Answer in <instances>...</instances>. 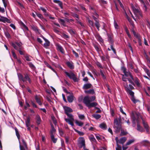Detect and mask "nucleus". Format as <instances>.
Masks as SVG:
<instances>
[{
  "label": "nucleus",
  "mask_w": 150,
  "mask_h": 150,
  "mask_svg": "<svg viewBox=\"0 0 150 150\" xmlns=\"http://www.w3.org/2000/svg\"><path fill=\"white\" fill-rule=\"evenodd\" d=\"M53 2L54 3L58 4L61 9H62L63 8V4L62 2L61 1L59 0H54Z\"/></svg>",
  "instance_id": "nucleus-17"
},
{
  "label": "nucleus",
  "mask_w": 150,
  "mask_h": 150,
  "mask_svg": "<svg viewBox=\"0 0 150 150\" xmlns=\"http://www.w3.org/2000/svg\"><path fill=\"white\" fill-rule=\"evenodd\" d=\"M32 29L36 32H38L39 31V30L38 29V27L34 25L31 26Z\"/></svg>",
  "instance_id": "nucleus-29"
},
{
  "label": "nucleus",
  "mask_w": 150,
  "mask_h": 150,
  "mask_svg": "<svg viewBox=\"0 0 150 150\" xmlns=\"http://www.w3.org/2000/svg\"><path fill=\"white\" fill-rule=\"evenodd\" d=\"M35 119L36 120V122L38 125L40 124L41 121V119L40 116L38 115H36Z\"/></svg>",
  "instance_id": "nucleus-19"
},
{
  "label": "nucleus",
  "mask_w": 150,
  "mask_h": 150,
  "mask_svg": "<svg viewBox=\"0 0 150 150\" xmlns=\"http://www.w3.org/2000/svg\"><path fill=\"white\" fill-rule=\"evenodd\" d=\"M75 123L77 125L79 126H82L83 125V122L77 120L75 121Z\"/></svg>",
  "instance_id": "nucleus-38"
},
{
  "label": "nucleus",
  "mask_w": 150,
  "mask_h": 150,
  "mask_svg": "<svg viewBox=\"0 0 150 150\" xmlns=\"http://www.w3.org/2000/svg\"><path fill=\"white\" fill-rule=\"evenodd\" d=\"M51 130L50 134L51 135L54 134L56 132V130L54 128L53 125L52 124L51 125Z\"/></svg>",
  "instance_id": "nucleus-32"
},
{
  "label": "nucleus",
  "mask_w": 150,
  "mask_h": 150,
  "mask_svg": "<svg viewBox=\"0 0 150 150\" xmlns=\"http://www.w3.org/2000/svg\"><path fill=\"white\" fill-rule=\"evenodd\" d=\"M66 64L67 66L70 69H73L74 68V66L73 65L72 63L70 62H66Z\"/></svg>",
  "instance_id": "nucleus-25"
},
{
  "label": "nucleus",
  "mask_w": 150,
  "mask_h": 150,
  "mask_svg": "<svg viewBox=\"0 0 150 150\" xmlns=\"http://www.w3.org/2000/svg\"><path fill=\"white\" fill-rule=\"evenodd\" d=\"M131 100H132V101L134 103H137V102H138L139 101V100H138L136 99L134 97V96L132 97H131Z\"/></svg>",
  "instance_id": "nucleus-43"
},
{
  "label": "nucleus",
  "mask_w": 150,
  "mask_h": 150,
  "mask_svg": "<svg viewBox=\"0 0 150 150\" xmlns=\"http://www.w3.org/2000/svg\"><path fill=\"white\" fill-rule=\"evenodd\" d=\"M114 25L115 29H117L119 28L118 25L116 21H114Z\"/></svg>",
  "instance_id": "nucleus-58"
},
{
  "label": "nucleus",
  "mask_w": 150,
  "mask_h": 150,
  "mask_svg": "<svg viewBox=\"0 0 150 150\" xmlns=\"http://www.w3.org/2000/svg\"><path fill=\"white\" fill-rule=\"evenodd\" d=\"M88 23H89V26L90 27H94V23L93 21L88 19Z\"/></svg>",
  "instance_id": "nucleus-37"
},
{
  "label": "nucleus",
  "mask_w": 150,
  "mask_h": 150,
  "mask_svg": "<svg viewBox=\"0 0 150 150\" xmlns=\"http://www.w3.org/2000/svg\"><path fill=\"white\" fill-rule=\"evenodd\" d=\"M121 132L120 134L121 136L125 135H126L127 134V132H126L124 131V130L121 129L120 130Z\"/></svg>",
  "instance_id": "nucleus-50"
},
{
  "label": "nucleus",
  "mask_w": 150,
  "mask_h": 150,
  "mask_svg": "<svg viewBox=\"0 0 150 150\" xmlns=\"http://www.w3.org/2000/svg\"><path fill=\"white\" fill-rule=\"evenodd\" d=\"M68 31L71 34H75L76 33L75 31H74L72 29H68Z\"/></svg>",
  "instance_id": "nucleus-52"
},
{
  "label": "nucleus",
  "mask_w": 150,
  "mask_h": 150,
  "mask_svg": "<svg viewBox=\"0 0 150 150\" xmlns=\"http://www.w3.org/2000/svg\"><path fill=\"white\" fill-rule=\"evenodd\" d=\"M110 48L111 50L115 54H116V52L115 50L113 47V44H111V45H110Z\"/></svg>",
  "instance_id": "nucleus-54"
},
{
  "label": "nucleus",
  "mask_w": 150,
  "mask_h": 150,
  "mask_svg": "<svg viewBox=\"0 0 150 150\" xmlns=\"http://www.w3.org/2000/svg\"><path fill=\"white\" fill-rule=\"evenodd\" d=\"M99 127L102 129H106L107 128V126L106 124L105 123H102L100 124Z\"/></svg>",
  "instance_id": "nucleus-22"
},
{
  "label": "nucleus",
  "mask_w": 150,
  "mask_h": 150,
  "mask_svg": "<svg viewBox=\"0 0 150 150\" xmlns=\"http://www.w3.org/2000/svg\"><path fill=\"white\" fill-rule=\"evenodd\" d=\"M142 143L144 146H149V142L147 140H144L142 141Z\"/></svg>",
  "instance_id": "nucleus-35"
},
{
  "label": "nucleus",
  "mask_w": 150,
  "mask_h": 150,
  "mask_svg": "<svg viewBox=\"0 0 150 150\" xmlns=\"http://www.w3.org/2000/svg\"><path fill=\"white\" fill-rule=\"evenodd\" d=\"M90 139L91 141L93 142H96V139L93 136H92V137L90 138Z\"/></svg>",
  "instance_id": "nucleus-60"
},
{
  "label": "nucleus",
  "mask_w": 150,
  "mask_h": 150,
  "mask_svg": "<svg viewBox=\"0 0 150 150\" xmlns=\"http://www.w3.org/2000/svg\"><path fill=\"white\" fill-rule=\"evenodd\" d=\"M52 119L53 120V123L56 125L57 123V121L55 117L54 116H52L51 117Z\"/></svg>",
  "instance_id": "nucleus-49"
},
{
  "label": "nucleus",
  "mask_w": 150,
  "mask_h": 150,
  "mask_svg": "<svg viewBox=\"0 0 150 150\" xmlns=\"http://www.w3.org/2000/svg\"><path fill=\"white\" fill-rule=\"evenodd\" d=\"M53 30L54 32L57 33L58 34L59 33V31L57 30V28L55 27H54Z\"/></svg>",
  "instance_id": "nucleus-61"
},
{
  "label": "nucleus",
  "mask_w": 150,
  "mask_h": 150,
  "mask_svg": "<svg viewBox=\"0 0 150 150\" xmlns=\"http://www.w3.org/2000/svg\"><path fill=\"white\" fill-rule=\"evenodd\" d=\"M140 2L141 4V5L143 6H144V5H146V3L143 1V0H141L140 1Z\"/></svg>",
  "instance_id": "nucleus-63"
},
{
  "label": "nucleus",
  "mask_w": 150,
  "mask_h": 150,
  "mask_svg": "<svg viewBox=\"0 0 150 150\" xmlns=\"http://www.w3.org/2000/svg\"><path fill=\"white\" fill-rule=\"evenodd\" d=\"M132 8L134 14L139 19L143 17V15L141 10L136 9L134 6L132 7Z\"/></svg>",
  "instance_id": "nucleus-2"
},
{
  "label": "nucleus",
  "mask_w": 150,
  "mask_h": 150,
  "mask_svg": "<svg viewBox=\"0 0 150 150\" xmlns=\"http://www.w3.org/2000/svg\"><path fill=\"white\" fill-rule=\"evenodd\" d=\"M87 97H88V100L89 101V102H91V101H94L96 99V97L95 96H91V97H88V96H85L84 97V98L83 99V102L84 103H85V100H84L85 98H87Z\"/></svg>",
  "instance_id": "nucleus-14"
},
{
  "label": "nucleus",
  "mask_w": 150,
  "mask_h": 150,
  "mask_svg": "<svg viewBox=\"0 0 150 150\" xmlns=\"http://www.w3.org/2000/svg\"><path fill=\"white\" fill-rule=\"evenodd\" d=\"M131 79L133 81L136 86L139 88H141L142 85L139 80L136 77L134 78L133 76H131Z\"/></svg>",
  "instance_id": "nucleus-8"
},
{
  "label": "nucleus",
  "mask_w": 150,
  "mask_h": 150,
  "mask_svg": "<svg viewBox=\"0 0 150 150\" xmlns=\"http://www.w3.org/2000/svg\"><path fill=\"white\" fill-rule=\"evenodd\" d=\"M18 77L19 80L22 81L23 82H25V79L22 74H18Z\"/></svg>",
  "instance_id": "nucleus-30"
},
{
  "label": "nucleus",
  "mask_w": 150,
  "mask_h": 150,
  "mask_svg": "<svg viewBox=\"0 0 150 150\" xmlns=\"http://www.w3.org/2000/svg\"><path fill=\"white\" fill-rule=\"evenodd\" d=\"M100 73L101 75L102 76L103 78L104 79H106V77L105 75H104L102 70H100Z\"/></svg>",
  "instance_id": "nucleus-59"
},
{
  "label": "nucleus",
  "mask_w": 150,
  "mask_h": 150,
  "mask_svg": "<svg viewBox=\"0 0 150 150\" xmlns=\"http://www.w3.org/2000/svg\"><path fill=\"white\" fill-rule=\"evenodd\" d=\"M5 35L8 38H10L11 36L9 33L7 31H6L4 32Z\"/></svg>",
  "instance_id": "nucleus-55"
},
{
  "label": "nucleus",
  "mask_w": 150,
  "mask_h": 150,
  "mask_svg": "<svg viewBox=\"0 0 150 150\" xmlns=\"http://www.w3.org/2000/svg\"><path fill=\"white\" fill-rule=\"evenodd\" d=\"M69 118H65V121L71 125V126H73L74 125L73 121H74V118L73 115L69 113L66 114Z\"/></svg>",
  "instance_id": "nucleus-4"
},
{
  "label": "nucleus",
  "mask_w": 150,
  "mask_h": 150,
  "mask_svg": "<svg viewBox=\"0 0 150 150\" xmlns=\"http://www.w3.org/2000/svg\"><path fill=\"white\" fill-rule=\"evenodd\" d=\"M127 139L125 137H122L120 139L119 143L123 144L126 140Z\"/></svg>",
  "instance_id": "nucleus-27"
},
{
  "label": "nucleus",
  "mask_w": 150,
  "mask_h": 150,
  "mask_svg": "<svg viewBox=\"0 0 150 150\" xmlns=\"http://www.w3.org/2000/svg\"><path fill=\"white\" fill-rule=\"evenodd\" d=\"M15 130L16 132V135L18 140H19L20 139V135L18 129L16 127H15Z\"/></svg>",
  "instance_id": "nucleus-36"
},
{
  "label": "nucleus",
  "mask_w": 150,
  "mask_h": 150,
  "mask_svg": "<svg viewBox=\"0 0 150 150\" xmlns=\"http://www.w3.org/2000/svg\"><path fill=\"white\" fill-rule=\"evenodd\" d=\"M96 64L97 65L98 67H99L100 68H102V69L103 68V66L101 65V64L100 62H97L96 63Z\"/></svg>",
  "instance_id": "nucleus-62"
},
{
  "label": "nucleus",
  "mask_w": 150,
  "mask_h": 150,
  "mask_svg": "<svg viewBox=\"0 0 150 150\" xmlns=\"http://www.w3.org/2000/svg\"><path fill=\"white\" fill-rule=\"evenodd\" d=\"M121 69L123 71L125 75L127 77L130 76L131 78V76H133L129 71H127L126 69L124 67H121Z\"/></svg>",
  "instance_id": "nucleus-9"
},
{
  "label": "nucleus",
  "mask_w": 150,
  "mask_h": 150,
  "mask_svg": "<svg viewBox=\"0 0 150 150\" xmlns=\"http://www.w3.org/2000/svg\"><path fill=\"white\" fill-rule=\"evenodd\" d=\"M78 145L79 147L80 148L85 147V141L84 138L83 137H80L79 138Z\"/></svg>",
  "instance_id": "nucleus-6"
},
{
  "label": "nucleus",
  "mask_w": 150,
  "mask_h": 150,
  "mask_svg": "<svg viewBox=\"0 0 150 150\" xmlns=\"http://www.w3.org/2000/svg\"><path fill=\"white\" fill-rule=\"evenodd\" d=\"M64 112L65 114L71 112H73V110L70 108L65 106L64 107Z\"/></svg>",
  "instance_id": "nucleus-12"
},
{
  "label": "nucleus",
  "mask_w": 150,
  "mask_h": 150,
  "mask_svg": "<svg viewBox=\"0 0 150 150\" xmlns=\"http://www.w3.org/2000/svg\"><path fill=\"white\" fill-rule=\"evenodd\" d=\"M139 114L137 113L132 112L131 117L132 119V122L134 125L135 124V121L137 120L139 117Z\"/></svg>",
  "instance_id": "nucleus-7"
},
{
  "label": "nucleus",
  "mask_w": 150,
  "mask_h": 150,
  "mask_svg": "<svg viewBox=\"0 0 150 150\" xmlns=\"http://www.w3.org/2000/svg\"><path fill=\"white\" fill-rule=\"evenodd\" d=\"M113 127L115 129V132L116 133L119 132L122 129L121 124L118 122L116 119L114 120Z\"/></svg>",
  "instance_id": "nucleus-1"
},
{
  "label": "nucleus",
  "mask_w": 150,
  "mask_h": 150,
  "mask_svg": "<svg viewBox=\"0 0 150 150\" xmlns=\"http://www.w3.org/2000/svg\"><path fill=\"white\" fill-rule=\"evenodd\" d=\"M30 117H27V119L25 120V125L27 127H29L30 126Z\"/></svg>",
  "instance_id": "nucleus-23"
},
{
  "label": "nucleus",
  "mask_w": 150,
  "mask_h": 150,
  "mask_svg": "<svg viewBox=\"0 0 150 150\" xmlns=\"http://www.w3.org/2000/svg\"><path fill=\"white\" fill-rule=\"evenodd\" d=\"M59 23H61V24L63 25L64 26H66V25L65 24V22L63 19H59Z\"/></svg>",
  "instance_id": "nucleus-39"
},
{
  "label": "nucleus",
  "mask_w": 150,
  "mask_h": 150,
  "mask_svg": "<svg viewBox=\"0 0 150 150\" xmlns=\"http://www.w3.org/2000/svg\"><path fill=\"white\" fill-rule=\"evenodd\" d=\"M50 42L48 40L45 41V42L44 44V46L45 47L47 48L48 47L50 46Z\"/></svg>",
  "instance_id": "nucleus-42"
},
{
  "label": "nucleus",
  "mask_w": 150,
  "mask_h": 150,
  "mask_svg": "<svg viewBox=\"0 0 150 150\" xmlns=\"http://www.w3.org/2000/svg\"><path fill=\"white\" fill-rule=\"evenodd\" d=\"M93 45L96 50L98 52H99L101 51V48L99 46L96 44H93Z\"/></svg>",
  "instance_id": "nucleus-21"
},
{
  "label": "nucleus",
  "mask_w": 150,
  "mask_h": 150,
  "mask_svg": "<svg viewBox=\"0 0 150 150\" xmlns=\"http://www.w3.org/2000/svg\"><path fill=\"white\" fill-rule=\"evenodd\" d=\"M51 138L53 143H55L56 142L57 139L54 137V134L51 135Z\"/></svg>",
  "instance_id": "nucleus-28"
},
{
  "label": "nucleus",
  "mask_w": 150,
  "mask_h": 150,
  "mask_svg": "<svg viewBox=\"0 0 150 150\" xmlns=\"http://www.w3.org/2000/svg\"><path fill=\"white\" fill-rule=\"evenodd\" d=\"M144 70L148 76L150 78V71L147 68H144Z\"/></svg>",
  "instance_id": "nucleus-48"
},
{
  "label": "nucleus",
  "mask_w": 150,
  "mask_h": 150,
  "mask_svg": "<svg viewBox=\"0 0 150 150\" xmlns=\"http://www.w3.org/2000/svg\"><path fill=\"white\" fill-rule=\"evenodd\" d=\"M135 141V140L134 139H133L130 140H129L128 142L126 143V145H129L133 143Z\"/></svg>",
  "instance_id": "nucleus-40"
},
{
  "label": "nucleus",
  "mask_w": 150,
  "mask_h": 150,
  "mask_svg": "<svg viewBox=\"0 0 150 150\" xmlns=\"http://www.w3.org/2000/svg\"><path fill=\"white\" fill-rule=\"evenodd\" d=\"M84 92L88 94H93L95 93L93 89H91L88 90H86L84 91Z\"/></svg>",
  "instance_id": "nucleus-34"
},
{
  "label": "nucleus",
  "mask_w": 150,
  "mask_h": 150,
  "mask_svg": "<svg viewBox=\"0 0 150 150\" xmlns=\"http://www.w3.org/2000/svg\"><path fill=\"white\" fill-rule=\"evenodd\" d=\"M78 117L81 120H84L85 118L84 115H83L79 114L78 115Z\"/></svg>",
  "instance_id": "nucleus-53"
},
{
  "label": "nucleus",
  "mask_w": 150,
  "mask_h": 150,
  "mask_svg": "<svg viewBox=\"0 0 150 150\" xmlns=\"http://www.w3.org/2000/svg\"><path fill=\"white\" fill-rule=\"evenodd\" d=\"M142 119L144 127L145 129L146 132L149 134V129L150 128L147 124V123L142 118Z\"/></svg>",
  "instance_id": "nucleus-10"
},
{
  "label": "nucleus",
  "mask_w": 150,
  "mask_h": 150,
  "mask_svg": "<svg viewBox=\"0 0 150 150\" xmlns=\"http://www.w3.org/2000/svg\"><path fill=\"white\" fill-rule=\"evenodd\" d=\"M108 40L109 42L111 44H113V41L112 40V37L109 34H108Z\"/></svg>",
  "instance_id": "nucleus-33"
},
{
  "label": "nucleus",
  "mask_w": 150,
  "mask_h": 150,
  "mask_svg": "<svg viewBox=\"0 0 150 150\" xmlns=\"http://www.w3.org/2000/svg\"><path fill=\"white\" fill-rule=\"evenodd\" d=\"M56 46L58 50H59L62 54L64 53V49L59 44H57Z\"/></svg>",
  "instance_id": "nucleus-18"
},
{
  "label": "nucleus",
  "mask_w": 150,
  "mask_h": 150,
  "mask_svg": "<svg viewBox=\"0 0 150 150\" xmlns=\"http://www.w3.org/2000/svg\"><path fill=\"white\" fill-rule=\"evenodd\" d=\"M92 86L91 84L90 83L85 84L83 87V88L86 90L91 88Z\"/></svg>",
  "instance_id": "nucleus-16"
},
{
  "label": "nucleus",
  "mask_w": 150,
  "mask_h": 150,
  "mask_svg": "<svg viewBox=\"0 0 150 150\" xmlns=\"http://www.w3.org/2000/svg\"><path fill=\"white\" fill-rule=\"evenodd\" d=\"M11 45L16 50L18 51L19 50V47L16 45V44H14L13 43H11Z\"/></svg>",
  "instance_id": "nucleus-44"
},
{
  "label": "nucleus",
  "mask_w": 150,
  "mask_h": 150,
  "mask_svg": "<svg viewBox=\"0 0 150 150\" xmlns=\"http://www.w3.org/2000/svg\"><path fill=\"white\" fill-rule=\"evenodd\" d=\"M85 104L89 108L94 107L97 106L98 105V103L96 102H93L90 103L89 102V101L88 100V97L86 98H85Z\"/></svg>",
  "instance_id": "nucleus-5"
},
{
  "label": "nucleus",
  "mask_w": 150,
  "mask_h": 150,
  "mask_svg": "<svg viewBox=\"0 0 150 150\" xmlns=\"http://www.w3.org/2000/svg\"><path fill=\"white\" fill-rule=\"evenodd\" d=\"M137 129L138 131L141 132H144L145 131V130L139 124H137Z\"/></svg>",
  "instance_id": "nucleus-20"
},
{
  "label": "nucleus",
  "mask_w": 150,
  "mask_h": 150,
  "mask_svg": "<svg viewBox=\"0 0 150 150\" xmlns=\"http://www.w3.org/2000/svg\"><path fill=\"white\" fill-rule=\"evenodd\" d=\"M125 90L127 93L132 97L134 96V93L132 91L129 89L128 87H125Z\"/></svg>",
  "instance_id": "nucleus-15"
},
{
  "label": "nucleus",
  "mask_w": 150,
  "mask_h": 150,
  "mask_svg": "<svg viewBox=\"0 0 150 150\" xmlns=\"http://www.w3.org/2000/svg\"><path fill=\"white\" fill-rule=\"evenodd\" d=\"M21 24L24 30H28V27L27 26H26L25 25L24 23H23V22H22L21 23Z\"/></svg>",
  "instance_id": "nucleus-47"
},
{
  "label": "nucleus",
  "mask_w": 150,
  "mask_h": 150,
  "mask_svg": "<svg viewBox=\"0 0 150 150\" xmlns=\"http://www.w3.org/2000/svg\"><path fill=\"white\" fill-rule=\"evenodd\" d=\"M76 23L80 25L82 27H84V25L83 23L79 21L78 20H76Z\"/></svg>",
  "instance_id": "nucleus-64"
},
{
  "label": "nucleus",
  "mask_w": 150,
  "mask_h": 150,
  "mask_svg": "<svg viewBox=\"0 0 150 150\" xmlns=\"http://www.w3.org/2000/svg\"><path fill=\"white\" fill-rule=\"evenodd\" d=\"M0 21L4 23L6 22L8 23H10V21L9 19L6 17L3 16H0Z\"/></svg>",
  "instance_id": "nucleus-13"
},
{
  "label": "nucleus",
  "mask_w": 150,
  "mask_h": 150,
  "mask_svg": "<svg viewBox=\"0 0 150 150\" xmlns=\"http://www.w3.org/2000/svg\"><path fill=\"white\" fill-rule=\"evenodd\" d=\"M22 141L23 146H25L26 148H27V143L23 139H22Z\"/></svg>",
  "instance_id": "nucleus-51"
},
{
  "label": "nucleus",
  "mask_w": 150,
  "mask_h": 150,
  "mask_svg": "<svg viewBox=\"0 0 150 150\" xmlns=\"http://www.w3.org/2000/svg\"><path fill=\"white\" fill-rule=\"evenodd\" d=\"M15 44L18 47L19 49H22V47L21 43L18 42H16Z\"/></svg>",
  "instance_id": "nucleus-56"
},
{
  "label": "nucleus",
  "mask_w": 150,
  "mask_h": 150,
  "mask_svg": "<svg viewBox=\"0 0 150 150\" xmlns=\"http://www.w3.org/2000/svg\"><path fill=\"white\" fill-rule=\"evenodd\" d=\"M93 116L96 119H98L101 117V115L99 114H94L93 115Z\"/></svg>",
  "instance_id": "nucleus-45"
},
{
  "label": "nucleus",
  "mask_w": 150,
  "mask_h": 150,
  "mask_svg": "<svg viewBox=\"0 0 150 150\" xmlns=\"http://www.w3.org/2000/svg\"><path fill=\"white\" fill-rule=\"evenodd\" d=\"M18 77L19 80L22 81L23 82H25V79L22 74H18Z\"/></svg>",
  "instance_id": "nucleus-31"
},
{
  "label": "nucleus",
  "mask_w": 150,
  "mask_h": 150,
  "mask_svg": "<svg viewBox=\"0 0 150 150\" xmlns=\"http://www.w3.org/2000/svg\"><path fill=\"white\" fill-rule=\"evenodd\" d=\"M19 147L20 150H26L28 149L27 147V148H26L25 146L23 145H21L20 144Z\"/></svg>",
  "instance_id": "nucleus-46"
},
{
  "label": "nucleus",
  "mask_w": 150,
  "mask_h": 150,
  "mask_svg": "<svg viewBox=\"0 0 150 150\" xmlns=\"http://www.w3.org/2000/svg\"><path fill=\"white\" fill-rule=\"evenodd\" d=\"M20 54L21 55H23L24 54L25 51L23 50L22 49H19L18 50Z\"/></svg>",
  "instance_id": "nucleus-57"
},
{
  "label": "nucleus",
  "mask_w": 150,
  "mask_h": 150,
  "mask_svg": "<svg viewBox=\"0 0 150 150\" xmlns=\"http://www.w3.org/2000/svg\"><path fill=\"white\" fill-rule=\"evenodd\" d=\"M95 24L98 30L99 31L100 30L99 28L100 26L99 21L95 22Z\"/></svg>",
  "instance_id": "nucleus-41"
},
{
  "label": "nucleus",
  "mask_w": 150,
  "mask_h": 150,
  "mask_svg": "<svg viewBox=\"0 0 150 150\" xmlns=\"http://www.w3.org/2000/svg\"><path fill=\"white\" fill-rule=\"evenodd\" d=\"M64 73L70 79H72L74 82H77L78 81V79L75 75L71 71L69 72L65 71Z\"/></svg>",
  "instance_id": "nucleus-3"
},
{
  "label": "nucleus",
  "mask_w": 150,
  "mask_h": 150,
  "mask_svg": "<svg viewBox=\"0 0 150 150\" xmlns=\"http://www.w3.org/2000/svg\"><path fill=\"white\" fill-rule=\"evenodd\" d=\"M73 97V96L71 95L68 96L67 97L68 101L69 103L72 102L74 100Z\"/></svg>",
  "instance_id": "nucleus-26"
},
{
  "label": "nucleus",
  "mask_w": 150,
  "mask_h": 150,
  "mask_svg": "<svg viewBox=\"0 0 150 150\" xmlns=\"http://www.w3.org/2000/svg\"><path fill=\"white\" fill-rule=\"evenodd\" d=\"M36 102L40 105H42V102L41 101V98L38 95H35V97Z\"/></svg>",
  "instance_id": "nucleus-11"
},
{
  "label": "nucleus",
  "mask_w": 150,
  "mask_h": 150,
  "mask_svg": "<svg viewBox=\"0 0 150 150\" xmlns=\"http://www.w3.org/2000/svg\"><path fill=\"white\" fill-rule=\"evenodd\" d=\"M24 79H25V81H28V82L30 83H31V80L29 78L28 75L27 74H24Z\"/></svg>",
  "instance_id": "nucleus-24"
}]
</instances>
